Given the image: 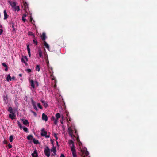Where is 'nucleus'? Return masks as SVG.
I'll return each mask as SVG.
<instances>
[{"label":"nucleus","mask_w":157,"mask_h":157,"mask_svg":"<svg viewBox=\"0 0 157 157\" xmlns=\"http://www.w3.org/2000/svg\"><path fill=\"white\" fill-rule=\"evenodd\" d=\"M30 85L33 89H34L35 87H37L38 86V82L36 81H34L33 80H30Z\"/></svg>","instance_id":"f257e3e1"},{"label":"nucleus","mask_w":157,"mask_h":157,"mask_svg":"<svg viewBox=\"0 0 157 157\" xmlns=\"http://www.w3.org/2000/svg\"><path fill=\"white\" fill-rule=\"evenodd\" d=\"M73 127L72 126L71 127H68V133L70 136L72 137H75V136L73 135Z\"/></svg>","instance_id":"f03ea898"},{"label":"nucleus","mask_w":157,"mask_h":157,"mask_svg":"<svg viewBox=\"0 0 157 157\" xmlns=\"http://www.w3.org/2000/svg\"><path fill=\"white\" fill-rule=\"evenodd\" d=\"M44 152L45 155L48 157H49L50 155V151L49 148L48 147H46L45 148Z\"/></svg>","instance_id":"7ed1b4c3"},{"label":"nucleus","mask_w":157,"mask_h":157,"mask_svg":"<svg viewBox=\"0 0 157 157\" xmlns=\"http://www.w3.org/2000/svg\"><path fill=\"white\" fill-rule=\"evenodd\" d=\"M47 132L45 131L44 128L42 129L41 131V135L42 136H45L46 138H49L50 136L49 135H47Z\"/></svg>","instance_id":"20e7f679"},{"label":"nucleus","mask_w":157,"mask_h":157,"mask_svg":"<svg viewBox=\"0 0 157 157\" xmlns=\"http://www.w3.org/2000/svg\"><path fill=\"white\" fill-rule=\"evenodd\" d=\"M17 122L19 126V127L21 129L23 128L25 132H28V129L27 128H26V127L23 128V127H22V126L21 125V124L20 123V122L18 121H17Z\"/></svg>","instance_id":"39448f33"},{"label":"nucleus","mask_w":157,"mask_h":157,"mask_svg":"<svg viewBox=\"0 0 157 157\" xmlns=\"http://www.w3.org/2000/svg\"><path fill=\"white\" fill-rule=\"evenodd\" d=\"M30 140H32L33 142L35 144H37L39 143V142L37 140L33 138L32 136L30 135Z\"/></svg>","instance_id":"423d86ee"},{"label":"nucleus","mask_w":157,"mask_h":157,"mask_svg":"<svg viewBox=\"0 0 157 157\" xmlns=\"http://www.w3.org/2000/svg\"><path fill=\"white\" fill-rule=\"evenodd\" d=\"M31 102H32V104L33 105V107L34 109L36 111L38 110V109L37 108V107L36 106V103L35 101H34L33 99H31Z\"/></svg>","instance_id":"0eeeda50"},{"label":"nucleus","mask_w":157,"mask_h":157,"mask_svg":"<svg viewBox=\"0 0 157 157\" xmlns=\"http://www.w3.org/2000/svg\"><path fill=\"white\" fill-rule=\"evenodd\" d=\"M42 119L43 120H44L45 121H48V118L47 115H46L45 113H43L42 114Z\"/></svg>","instance_id":"6e6552de"},{"label":"nucleus","mask_w":157,"mask_h":157,"mask_svg":"<svg viewBox=\"0 0 157 157\" xmlns=\"http://www.w3.org/2000/svg\"><path fill=\"white\" fill-rule=\"evenodd\" d=\"M32 157H38V155L37 151L35 150L34 152L31 154Z\"/></svg>","instance_id":"1a4fd4ad"},{"label":"nucleus","mask_w":157,"mask_h":157,"mask_svg":"<svg viewBox=\"0 0 157 157\" xmlns=\"http://www.w3.org/2000/svg\"><path fill=\"white\" fill-rule=\"evenodd\" d=\"M22 61L25 63L26 65H27V63L25 62L28 61V59L26 56H22Z\"/></svg>","instance_id":"9d476101"},{"label":"nucleus","mask_w":157,"mask_h":157,"mask_svg":"<svg viewBox=\"0 0 157 157\" xmlns=\"http://www.w3.org/2000/svg\"><path fill=\"white\" fill-rule=\"evenodd\" d=\"M15 116V113L14 112L13 113H11V114H10L9 115V118L12 120L14 119Z\"/></svg>","instance_id":"9b49d317"},{"label":"nucleus","mask_w":157,"mask_h":157,"mask_svg":"<svg viewBox=\"0 0 157 157\" xmlns=\"http://www.w3.org/2000/svg\"><path fill=\"white\" fill-rule=\"evenodd\" d=\"M71 151L72 154L76 153V151L75 149V146H71Z\"/></svg>","instance_id":"f8f14e48"},{"label":"nucleus","mask_w":157,"mask_h":157,"mask_svg":"<svg viewBox=\"0 0 157 157\" xmlns=\"http://www.w3.org/2000/svg\"><path fill=\"white\" fill-rule=\"evenodd\" d=\"M41 102L43 104L45 108L47 107L48 106V105L46 102L45 101L41 99Z\"/></svg>","instance_id":"ddd939ff"},{"label":"nucleus","mask_w":157,"mask_h":157,"mask_svg":"<svg viewBox=\"0 0 157 157\" xmlns=\"http://www.w3.org/2000/svg\"><path fill=\"white\" fill-rule=\"evenodd\" d=\"M41 37L42 40L43 41H45V40L46 38V37L45 33L44 32L43 33L42 35L41 36Z\"/></svg>","instance_id":"4468645a"},{"label":"nucleus","mask_w":157,"mask_h":157,"mask_svg":"<svg viewBox=\"0 0 157 157\" xmlns=\"http://www.w3.org/2000/svg\"><path fill=\"white\" fill-rule=\"evenodd\" d=\"M9 2L13 8L16 6V3L15 2H12L10 1H9Z\"/></svg>","instance_id":"2eb2a0df"},{"label":"nucleus","mask_w":157,"mask_h":157,"mask_svg":"<svg viewBox=\"0 0 157 157\" xmlns=\"http://www.w3.org/2000/svg\"><path fill=\"white\" fill-rule=\"evenodd\" d=\"M22 123L25 125H26L29 124V122L27 120L22 119L21 120Z\"/></svg>","instance_id":"dca6fc26"},{"label":"nucleus","mask_w":157,"mask_h":157,"mask_svg":"<svg viewBox=\"0 0 157 157\" xmlns=\"http://www.w3.org/2000/svg\"><path fill=\"white\" fill-rule=\"evenodd\" d=\"M43 44L45 47L47 49L49 50V46L45 41H44Z\"/></svg>","instance_id":"f3484780"},{"label":"nucleus","mask_w":157,"mask_h":157,"mask_svg":"<svg viewBox=\"0 0 157 157\" xmlns=\"http://www.w3.org/2000/svg\"><path fill=\"white\" fill-rule=\"evenodd\" d=\"M4 19H6L8 17V15L7 14V13L6 12V10H4Z\"/></svg>","instance_id":"a211bd4d"},{"label":"nucleus","mask_w":157,"mask_h":157,"mask_svg":"<svg viewBox=\"0 0 157 157\" xmlns=\"http://www.w3.org/2000/svg\"><path fill=\"white\" fill-rule=\"evenodd\" d=\"M69 143L70 145H72V146H74V142L73 141L71 140H69Z\"/></svg>","instance_id":"6ab92c4d"},{"label":"nucleus","mask_w":157,"mask_h":157,"mask_svg":"<svg viewBox=\"0 0 157 157\" xmlns=\"http://www.w3.org/2000/svg\"><path fill=\"white\" fill-rule=\"evenodd\" d=\"M53 146L52 148L51 149V151L52 152H53L54 151H56V147H54V145H53Z\"/></svg>","instance_id":"aec40b11"},{"label":"nucleus","mask_w":157,"mask_h":157,"mask_svg":"<svg viewBox=\"0 0 157 157\" xmlns=\"http://www.w3.org/2000/svg\"><path fill=\"white\" fill-rule=\"evenodd\" d=\"M14 9V10L16 11L17 10V11H18L20 10L18 6H16L13 7Z\"/></svg>","instance_id":"412c9836"},{"label":"nucleus","mask_w":157,"mask_h":157,"mask_svg":"<svg viewBox=\"0 0 157 157\" xmlns=\"http://www.w3.org/2000/svg\"><path fill=\"white\" fill-rule=\"evenodd\" d=\"M35 70L36 71H37L38 72L40 71V67L39 65H37L36 67Z\"/></svg>","instance_id":"4be33fe9"},{"label":"nucleus","mask_w":157,"mask_h":157,"mask_svg":"<svg viewBox=\"0 0 157 157\" xmlns=\"http://www.w3.org/2000/svg\"><path fill=\"white\" fill-rule=\"evenodd\" d=\"M56 119H58L60 117V115L59 113H57L56 114Z\"/></svg>","instance_id":"5701e85b"},{"label":"nucleus","mask_w":157,"mask_h":157,"mask_svg":"<svg viewBox=\"0 0 157 157\" xmlns=\"http://www.w3.org/2000/svg\"><path fill=\"white\" fill-rule=\"evenodd\" d=\"M8 111L10 112L11 113H13V110L12 108L11 107H9L8 109Z\"/></svg>","instance_id":"b1692460"},{"label":"nucleus","mask_w":157,"mask_h":157,"mask_svg":"<svg viewBox=\"0 0 157 157\" xmlns=\"http://www.w3.org/2000/svg\"><path fill=\"white\" fill-rule=\"evenodd\" d=\"M58 119H55L54 117H53V120H54V124H57V123L58 122Z\"/></svg>","instance_id":"393cba45"},{"label":"nucleus","mask_w":157,"mask_h":157,"mask_svg":"<svg viewBox=\"0 0 157 157\" xmlns=\"http://www.w3.org/2000/svg\"><path fill=\"white\" fill-rule=\"evenodd\" d=\"M6 80L8 81L9 80H11V76H10V75H9L7 77Z\"/></svg>","instance_id":"a878e982"},{"label":"nucleus","mask_w":157,"mask_h":157,"mask_svg":"<svg viewBox=\"0 0 157 157\" xmlns=\"http://www.w3.org/2000/svg\"><path fill=\"white\" fill-rule=\"evenodd\" d=\"M30 22H31L32 23H35V21L33 19V18L31 17V16H30Z\"/></svg>","instance_id":"bb28decb"},{"label":"nucleus","mask_w":157,"mask_h":157,"mask_svg":"<svg viewBox=\"0 0 157 157\" xmlns=\"http://www.w3.org/2000/svg\"><path fill=\"white\" fill-rule=\"evenodd\" d=\"M39 52L40 57H41L42 56V52L40 49L39 50Z\"/></svg>","instance_id":"cd10ccee"},{"label":"nucleus","mask_w":157,"mask_h":157,"mask_svg":"<svg viewBox=\"0 0 157 157\" xmlns=\"http://www.w3.org/2000/svg\"><path fill=\"white\" fill-rule=\"evenodd\" d=\"M37 106H38V107L40 109H43V107H42V106H41L40 104V103H38L37 104Z\"/></svg>","instance_id":"c85d7f7f"},{"label":"nucleus","mask_w":157,"mask_h":157,"mask_svg":"<svg viewBox=\"0 0 157 157\" xmlns=\"http://www.w3.org/2000/svg\"><path fill=\"white\" fill-rule=\"evenodd\" d=\"M9 139L10 142H12L13 141V138L12 136H10Z\"/></svg>","instance_id":"c756f323"},{"label":"nucleus","mask_w":157,"mask_h":157,"mask_svg":"<svg viewBox=\"0 0 157 157\" xmlns=\"http://www.w3.org/2000/svg\"><path fill=\"white\" fill-rule=\"evenodd\" d=\"M27 48L28 51V53L29 54V45L27 46Z\"/></svg>","instance_id":"7c9ffc66"},{"label":"nucleus","mask_w":157,"mask_h":157,"mask_svg":"<svg viewBox=\"0 0 157 157\" xmlns=\"http://www.w3.org/2000/svg\"><path fill=\"white\" fill-rule=\"evenodd\" d=\"M57 133H55L54 134V136L55 138L56 139V140H57L58 139V137L57 136Z\"/></svg>","instance_id":"2f4dec72"},{"label":"nucleus","mask_w":157,"mask_h":157,"mask_svg":"<svg viewBox=\"0 0 157 157\" xmlns=\"http://www.w3.org/2000/svg\"><path fill=\"white\" fill-rule=\"evenodd\" d=\"M31 112L33 113V115L35 116L36 117L37 116V114L36 113L33 111H31Z\"/></svg>","instance_id":"473e14b6"},{"label":"nucleus","mask_w":157,"mask_h":157,"mask_svg":"<svg viewBox=\"0 0 157 157\" xmlns=\"http://www.w3.org/2000/svg\"><path fill=\"white\" fill-rule=\"evenodd\" d=\"M33 40L34 43L36 45L37 44V40Z\"/></svg>","instance_id":"72a5a7b5"},{"label":"nucleus","mask_w":157,"mask_h":157,"mask_svg":"<svg viewBox=\"0 0 157 157\" xmlns=\"http://www.w3.org/2000/svg\"><path fill=\"white\" fill-rule=\"evenodd\" d=\"M73 157H77V155L76 154V153L74 154H73Z\"/></svg>","instance_id":"f704fd0d"},{"label":"nucleus","mask_w":157,"mask_h":157,"mask_svg":"<svg viewBox=\"0 0 157 157\" xmlns=\"http://www.w3.org/2000/svg\"><path fill=\"white\" fill-rule=\"evenodd\" d=\"M8 146L9 148H11L12 147V146L10 144H8Z\"/></svg>","instance_id":"c9c22d12"},{"label":"nucleus","mask_w":157,"mask_h":157,"mask_svg":"<svg viewBox=\"0 0 157 157\" xmlns=\"http://www.w3.org/2000/svg\"><path fill=\"white\" fill-rule=\"evenodd\" d=\"M2 65H3V66H4V67H7V65H6V64H5V63H2Z\"/></svg>","instance_id":"e433bc0d"},{"label":"nucleus","mask_w":157,"mask_h":157,"mask_svg":"<svg viewBox=\"0 0 157 157\" xmlns=\"http://www.w3.org/2000/svg\"><path fill=\"white\" fill-rule=\"evenodd\" d=\"M89 155V152L88 151H86V152H85V155H86V156H88Z\"/></svg>","instance_id":"4c0bfd02"},{"label":"nucleus","mask_w":157,"mask_h":157,"mask_svg":"<svg viewBox=\"0 0 157 157\" xmlns=\"http://www.w3.org/2000/svg\"><path fill=\"white\" fill-rule=\"evenodd\" d=\"M3 32V30L2 29H0V35H1Z\"/></svg>","instance_id":"58836bf2"},{"label":"nucleus","mask_w":157,"mask_h":157,"mask_svg":"<svg viewBox=\"0 0 157 157\" xmlns=\"http://www.w3.org/2000/svg\"><path fill=\"white\" fill-rule=\"evenodd\" d=\"M3 143L5 144H6L7 143V142L6 140H4L3 141Z\"/></svg>","instance_id":"ea45409f"},{"label":"nucleus","mask_w":157,"mask_h":157,"mask_svg":"<svg viewBox=\"0 0 157 157\" xmlns=\"http://www.w3.org/2000/svg\"><path fill=\"white\" fill-rule=\"evenodd\" d=\"M56 151H55H55L53 152V153L54 154V155L52 154V155L54 156V155H56Z\"/></svg>","instance_id":"a19ab883"},{"label":"nucleus","mask_w":157,"mask_h":157,"mask_svg":"<svg viewBox=\"0 0 157 157\" xmlns=\"http://www.w3.org/2000/svg\"><path fill=\"white\" fill-rule=\"evenodd\" d=\"M22 20L24 22H25V20H26V19H25V18H24V17H22Z\"/></svg>","instance_id":"79ce46f5"},{"label":"nucleus","mask_w":157,"mask_h":157,"mask_svg":"<svg viewBox=\"0 0 157 157\" xmlns=\"http://www.w3.org/2000/svg\"><path fill=\"white\" fill-rule=\"evenodd\" d=\"M60 157H65L64 155L62 154H61L60 155Z\"/></svg>","instance_id":"37998d69"},{"label":"nucleus","mask_w":157,"mask_h":157,"mask_svg":"<svg viewBox=\"0 0 157 157\" xmlns=\"http://www.w3.org/2000/svg\"><path fill=\"white\" fill-rule=\"evenodd\" d=\"M26 14H24L23 16H22V17H24V18H25V17L26 16Z\"/></svg>","instance_id":"c03bdc74"},{"label":"nucleus","mask_w":157,"mask_h":157,"mask_svg":"<svg viewBox=\"0 0 157 157\" xmlns=\"http://www.w3.org/2000/svg\"><path fill=\"white\" fill-rule=\"evenodd\" d=\"M8 67H6V68L5 69V71H7L8 70Z\"/></svg>","instance_id":"a18cd8bd"},{"label":"nucleus","mask_w":157,"mask_h":157,"mask_svg":"<svg viewBox=\"0 0 157 157\" xmlns=\"http://www.w3.org/2000/svg\"><path fill=\"white\" fill-rule=\"evenodd\" d=\"M60 123L62 124H63V120H60Z\"/></svg>","instance_id":"49530a36"},{"label":"nucleus","mask_w":157,"mask_h":157,"mask_svg":"<svg viewBox=\"0 0 157 157\" xmlns=\"http://www.w3.org/2000/svg\"><path fill=\"white\" fill-rule=\"evenodd\" d=\"M26 71H27V72L29 73V69H26Z\"/></svg>","instance_id":"de8ad7c7"},{"label":"nucleus","mask_w":157,"mask_h":157,"mask_svg":"<svg viewBox=\"0 0 157 157\" xmlns=\"http://www.w3.org/2000/svg\"><path fill=\"white\" fill-rule=\"evenodd\" d=\"M27 138L28 140H29V135H28L27 136Z\"/></svg>","instance_id":"09e8293b"},{"label":"nucleus","mask_w":157,"mask_h":157,"mask_svg":"<svg viewBox=\"0 0 157 157\" xmlns=\"http://www.w3.org/2000/svg\"><path fill=\"white\" fill-rule=\"evenodd\" d=\"M30 35H33V33H32V32H30Z\"/></svg>","instance_id":"8fccbe9b"},{"label":"nucleus","mask_w":157,"mask_h":157,"mask_svg":"<svg viewBox=\"0 0 157 157\" xmlns=\"http://www.w3.org/2000/svg\"><path fill=\"white\" fill-rule=\"evenodd\" d=\"M24 6L25 8H26V3H25V4H24Z\"/></svg>","instance_id":"3c124183"},{"label":"nucleus","mask_w":157,"mask_h":157,"mask_svg":"<svg viewBox=\"0 0 157 157\" xmlns=\"http://www.w3.org/2000/svg\"><path fill=\"white\" fill-rule=\"evenodd\" d=\"M19 76H20L21 77L22 76V74H19Z\"/></svg>","instance_id":"603ef678"},{"label":"nucleus","mask_w":157,"mask_h":157,"mask_svg":"<svg viewBox=\"0 0 157 157\" xmlns=\"http://www.w3.org/2000/svg\"><path fill=\"white\" fill-rule=\"evenodd\" d=\"M77 140L78 141V140H79V138H77Z\"/></svg>","instance_id":"864d4df0"},{"label":"nucleus","mask_w":157,"mask_h":157,"mask_svg":"<svg viewBox=\"0 0 157 157\" xmlns=\"http://www.w3.org/2000/svg\"><path fill=\"white\" fill-rule=\"evenodd\" d=\"M75 133H77V130H75Z\"/></svg>","instance_id":"5fc2aeb1"},{"label":"nucleus","mask_w":157,"mask_h":157,"mask_svg":"<svg viewBox=\"0 0 157 157\" xmlns=\"http://www.w3.org/2000/svg\"><path fill=\"white\" fill-rule=\"evenodd\" d=\"M12 27L13 28H14V27L13 25H12Z\"/></svg>","instance_id":"6e6d98bb"},{"label":"nucleus","mask_w":157,"mask_h":157,"mask_svg":"<svg viewBox=\"0 0 157 157\" xmlns=\"http://www.w3.org/2000/svg\"><path fill=\"white\" fill-rule=\"evenodd\" d=\"M56 85H55L54 87H56Z\"/></svg>","instance_id":"4d7b16f0"},{"label":"nucleus","mask_w":157,"mask_h":157,"mask_svg":"<svg viewBox=\"0 0 157 157\" xmlns=\"http://www.w3.org/2000/svg\"><path fill=\"white\" fill-rule=\"evenodd\" d=\"M28 35H29V32H28Z\"/></svg>","instance_id":"13d9d810"},{"label":"nucleus","mask_w":157,"mask_h":157,"mask_svg":"<svg viewBox=\"0 0 157 157\" xmlns=\"http://www.w3.org/2000/svg\"><path fill=\"white\" fill-rule=\"evenodd\" d=\"M0 28H2V26H0Z\"/></svg>","instance_id":"bf43d9fd"},{"label":"nucleus","mask_w":157,"mask_h":157,"mask_svg":"<svg viewBox=\"0 0 157 157\" xmlns=\"http://www.w3.org/2000/svg\"><path fill=\"white\" fill-rule=\"evenodd\" d=\"M30 72L31 71V69H30Z\"/></svg>","instance_id":"052dcab7"},{"label":"nucleus","mask_w":157,"mask_h":157,"mask_svg":"<svg viewBox=\"0 0 157 157\" xmlns=\"http://www.w3.org/2000/svg\"><path fill=\"white\" fill-rule=\"evenodd\" d=\"M57 144H58V142L57 141Z\"/></svg>","instance_id":"680f3d73"},{"label":"nucleus","mask_w":157,"mask_h":157,"mask_svg":"<svg viewBox=\"0 0 157 157\" xmlns=\"http://www.w3.org/2000/svg\"><path fill=\"white\" fill-rule=\"evenodd\" d=\"M52 80H53L54 79L53 78H52Z\"/></svg>","instance_id":"e2e57ef3"},{"label":"nucleus","mask_w":157,"mask_h":157,"mask_svg":"<svg viewBox=\"0 0 157 157\" xmlns=\"http://www.w3.org/2000/svg\"><path fill=\"white\" fill-rule=\"evenodd\" d=\"M16 157H18V156H17Z\"/></svg>","instance_id":"0e129e2a"}]
</instances>
